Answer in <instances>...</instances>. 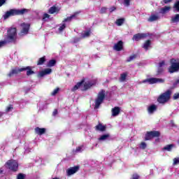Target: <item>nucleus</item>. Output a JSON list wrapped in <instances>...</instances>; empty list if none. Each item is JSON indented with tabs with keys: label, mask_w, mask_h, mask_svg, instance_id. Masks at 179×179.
<instances>
[{
	"label": "nucleus",
	"mask_w": 179,
	"mask_h": 179,
	"mask_svg": "<svg viewBox=\"0 0 179 179\" xmlns=\"http://www.w3.org/2000/svg\"><path fill=\"white\" fill-rule=\"evenodd\" d=\"M96 83V80H88L85 83V80H83L80 82L78 83L76 85H74V87L71 89V92H76L78 89H80L83 91L87 90L88 89H90L92 86H94Z\"/></svg>",
	"instance_id": "f257e3e1"
},
{
	"label": "nucleus",
	"mask_w": 179,
	"mask_h": 179,
	"mask_svg": "<svg viewBox=\"0 0 179 179\" xmlns=\"http://www.w3.org/2000/svg\"><path fill=\"white\" fill-rule=\"evenodd\" d=\"M16 28H10L7 31V37L6 41H0V48H2L4 45H6V43H13L16 41Z\"/></svg>",
	"instance_id": "f03ea898"
},
{
	"label": "nucleus",
	"mask_w": 179,
	"mask_h": 179,
	"mask_svg": "<svg viewBox=\"0 0 179 179\" xmlns=\"http://www.w3.org/2000/svg\"><path fill=\"white\" fill-rule=\"evenodd\" d=\"M29 12V9L27 8H22V9H16L13 8L10 10L7 11L3 15V17L4 20H6V19H8V17H10V16H17L20 15H24V13H27Z\"/></svg>",
	"instance_id": "7ed1b4c3"
},
{
	"label": "nucleus",
	"mask_w": 179,
	"mask_h": 179,
	"mask_svg": "<svg viewBox=\"0 0 179 179\" xmlns=\"http://www.w3.org/2000/svg\"><path fill=\"white\" fill-rule=\"evenodd\" d=\"M171 96V91L167 90L166 92L162 94L157 99V101L161 104H164L170 100V96Z\"/></svg>",
	"instance_id": "20e7f679"
},
{
	"label": "nucleus",
	"mask_w": 179,
	"mask_h": 179,
	"mask_svg": "<svg viewBox=\"0 0 179 179\" xmlns=\"http://www.w3.org/2000/svg\"><path fill=\"white\" fill-rule=\"evenodd\" d=\"M106 97V91L101 90L99 92L98 96L95 100V107L94 108H99L100 104L104 101V98Z\"/></svg>",
	"instance_id": "39448f33"
},
{
	"label": "nucleus",
	"mask_w": 179,
	"mask_h": 179,
	"mask_svg": "<svg viewBox=\"0 0 179 179\" xmlns=\"http://www.w3.org/2000/svg\"><path fill=\"white\" fill-rule=\"evenodd\" d=\"M179 71V62L175 59H171V66L169 68V73H174V72H178Z\"/></svg>",
	"instance_id": "423d86ee"
},
{
	"label": "nucleus",
	"mask_w": 179,
	"mask_h": 179,
	"mask_svg": "<svg viewBox=\"0 0 179 179\" xmlns=\"http://www.w3.org/2000/svg\"><path fill=\"white\" fill-rule=\"evenodd\" d=\"M7 169L12 170V171H17L19 167V164L15 160L11 159L8 161L6 164Z\"/></svg>",
	"instance_id": "0eeeda50"
},
{
	"label": "nucleus",
	"mask_w": 179,
	"mask_h": 179,
	"mask_svg": "<svg viewBox=\"0 0 179 179\" xmlns=\"http://www.w3.org/2000/svg\"><path fill=\"white\" fill-rule=\"evenodd\" d=\"M140 83H148V85H153L155 83H164V79L151 78L141 81Z\"/></svg>",
	"instance_id": "6e6552de"
},
{
	"label": "nucleus",
	"mask_w": 179,
	"mask_h": 179,
	"mask_svg": "<svg viewBox=\"0 0 179 179\" xmlns=\"http://www.w3.org/2000/svg\"><path fill=\"white\" fill-rule=\"evenodd\" d=\"M159 136H160V132H159L157 131H148L145 134V140L150 141V139H152L153 138H159Z\"/></svg>",
	"instance_id": "1a4fd4ad"
},
{
	"label": "nucleus",
	"mask_w": 179,
	"mask_h": 179,
	"mask_svg": "<svg viewBox=\"0 0 179 179\" xmlns=\"http://www.w3.org/2000/svg\"><path fill=\"white\" fill-rule=\"evenodd\" d=\"M21 36H26L29 33V29H30V24L29 23H22L21 24Z\"/></svg>",
	"instance_id": "9d476101"
},
{
	"label": "nucleus",
	"mask_w": 179,
	"mask_h": 179,
	"mask_svg": "<svg viewBox=\"0 0 179 179\" xmlns=\"http://www.w3.org/2000/svg\"><path fill=\"white\" fill-rule=\"evenodd\" d=\"M78 171H79V166H76L69 168L66 171V174L67 176H73V174H75V173H78Z\"/></svg>",
	"instance_id": "9b49d317"
},
{
	"label": "nucleus",
	"mask_w": 179,
	"mask_h": 179,
	"mask_svg": "<svg viewBox=\"0 0 179 179\" xmlns=\"http://www.w3.org/2000/svg\"><path fill=\"white\" fill-rule=\"evenodd\" d=\"M124 47V43L122 41H119L117 43H115L113 46V50L115 51H121Z\"/></svg>",
	"instance_id": "f8f14e48"
},
{
	"label": "nucleus",
	"mask_w": 179,
	"mask_h": 179,
	"mask_svg": "<svg viewBox=\"0 0 179 179\" xmlns=\"http://www.w3.org/2000/svg\"><path fill=\"white\" fill-rule=\"evenodd\" d=\"M78 15L79 12L74 13L70 17H68L67 18L64 19L63 23H65V22H72V20H73L74 19H78Z\"/></svg>",
	"instance_id": "ddd939ff"
},
{
	"label": "nucleus",
	"mask_w": 179,
	"mask_h": 179,
	"mask_svg": "<svg viewBox=\"0 0 179 179\" xmlns=\"http://www.w3.org/2000/svg\"><path fill=\"white\" fill-rule=\"evenodd\" d=\"M23 71H24L23 68L15 67L11 70V72L8 75L9 76H12V75H16L20 73V72H23Z\"/></svg>",
	"instance_id": "4468645a"
},
{
	"label": "nucleus",
	"mask_w": 179,
	"mask_h": 179,
	"mask_svg": "<svg viewBox=\"0 0 179 179\" xmlns=\"http://www.w3.org/2000/svg\"><path fill=\"white\" fill-rule=\"evenodd\" d=\"M147 36L148 34H137L133 36V40H134L135 41H139V40H142V38H145V37Z\"/></svg>",
	"instance_id": "2eb2a0df"
},
{
	"label": "nucleus",
	"mask_w": 179,
	"mask_h": 179,
	"mask_svg": "<svg viewBox=\"0 0 179 179\" xmlns=\"http://www.w3.org/2000/svg\"><path fill=\"white\" fill-rule=\"evenodd\" d=\"M51 72H52V70L51 69H45L39 72L38 76L39 78H43V76H45V75H50Z\"/></svg>",
	"instance_id": "dca6fc26"
},
{
	"label": "nucleus",
	"mask_w": 179,
	"mask_h": 179,
	"mask_svg": "<svg viewBox=\"0 0 179 179\" xmlns=\"http://www.w3.org/2000/svg\"><path fill=\"white\" fill-rule=\"evenodd\" d=\"M111 113H112V117H117L120 115V113H121V108H120V107L116 106L112 108Z\"/></svg>",
	"instance_id": "f3484780"
},
{
	"label": "nucleus",
	"mask_w": 179,
	"mask_h": 179,
	"mask_svg": "<svg viewBox=\"0 0 179 179\" xmlns=\"http://www.w3.org/2000/svg\"><path fill=\"white\" fill-rule=\"evenodd\" d=\"M106 127L103 125L102 124L99 123L98 125L95 127L96 131H99L100 132H104L106 129Z\"/></svg>",
	"instance_id": "a211bd4d"
},
{
	"label": "nucleus",
	"mask_w": 179,
	"mask_h": 179,
	"mask_svg": "<svg viewBox=\"0 0 179 179\" xmlns=\"http://www.w3.org/2000/svg\"><path fill=\"white\" fill-rule=\"evenodd\" d=\"M156 110H157V106L152 104L150 106H148V113L150 114H153V113H155V111H156Z\"/></svg>",
	"instance_id": "6ab92c4d"
},
{
	"label": "nucleus",
	"mask_w": 179,
	"mask_h": 179,
	"mask_svg": "<svg viewBox=\"0 0 179 179\" xmlns=\"http://www.w3.org/2000/svg\"><path fill=\"white\" fill-rule=\"evenodd\" d=\"M164 65H166L164 61H162L159 63L157 73L160 74L162 72H163V66H164Z\"/></svg>",
	"instance_id": "aec40b11"
},
{
	"label": "nucleus",
	"mask_w": 179,
	"mask_h": 179,
	"mask_svg": "<svg viewBox=\"0 0 179 179\" xmlns=\"http://www.w3.org/2000/svg\"><path fill=\"white\" fill-rule=\"evenodd\" d=\"M35 131H36V134H38V135H43V134H45V129L36 127L35 129Z\"/></svg>",
	"instance_id": "412c9836"
},
{
	"label": "nucleus",
	"mask_w": 179,
	"mask_h": 179,
	"mask_svg": "<svg viewBox=\"0 0 179 179\" xmlns=\"http://www.w3.org/2000/svg\"><path fill=\"white\" fill-rule=\"evenodd\" d=\"M24 71H27V76H30V75H33L34 73V71H31V66H27L25 68H23Z\"/></svg>",
	"instance_id": "4be33fe9"
},
{
	"label": "nucleus",
	"mask_w": 179,
	"mask_h": 179,
	"mask_svg": "<svg viewBox=\"0 0 179 179\" xmlns=\"http://www.w3.org/2000/svg\"><path fill=\"white\" fill-rule=\"evenodd\" d=\"M171 9V7H170V6H165V7L161 8L160 13H163V14L167 13L170 12Z\"/></svg>",
	"instance_id": "5701e85b"
},
{
	"label": "nucleus",
	"mask_w": 179,
	"mask_h": 179,
	"mask_svg": "<svg viewBox=\"0 0 179 179\" xmlns=\"http://www.w3.org/2000/svg\"><path fill=\"white\" fill-rule=\"evenodd\" d=\"M127 76H128V73L127 72L120 74V82H125V80H127Z\"/></svg>",
	"instance_id": "b1692460"
},
{
	"label": "nucleus",
	"mask_w": 179,
	"mask_h": 179,
	"mask_svg": "<svg viewBox=\"0 0 179 179\" xmlns=\"http://www.w3.org/2000/svg\"><path fill=\"white\" fill-rule=\"evenodd\" d=\"M66 27V24H65L64 22H62V24H60L59 25V29H58V31L59 33H62V31H64V30H65V28Z\"/></svg>",
	"instance_id": "393cba45"
},
{
	"label": "nucleus",
	"mask_w": 179,
	"mask_h": 179,
	"mask_svg": "<svg viewBox=\"0 0 179 179\" xmlns=\"http://www.w3.org/2000/svg\"><path fill=\"white\" fill-rule=\"evenodd\" d=\"M172 23H178L179 22V14H176L171 17Z\"/></svg>",
	"instance_id": "a878e982"
},
{
	"label": "nucleus",
	"mask_w": 179,
	"mask_h": 179,
	"mask_svg": "<svg viewBox=\"0 0 179 179\" xmlns=\"http://www.w3.org/2000/svg\"><path fill=\"white\" fill-rule=\"evenodd\" d=\"M56 12H58V8L55 6H52L48 10V13H50V15H54Z\"/></svg>",
	"instance_id": "bb28decb"
},
{
	"label": "nucleus",
	"mask_w": 179,
	"mask_h": 179,
	"mask_svg": "<svg viewBox=\"0 0 179 179\" xmlns=\"http://www.w3.org/2000/svg\"><path fill=\"white\" fill-rule=\"evenodd\" d=\"M108 138H110L109 134H103L100 136V138H99V141H107Z\"/></svg>",
	"instance_id": "cd10ccee"
},
{
	"label": "nucleus",
	"mask_w": 179,
	"mask_h": 179,
	"mask_svg": "<svg viewBox=\"0 0 179 179\" xmlns=\"http://www.w3.org/2000/svg\"><path fill=\"white\" fill-rule=\"evenodd\" d=\"M150 44H151L150 41L148 40L144 43L143 48H145L146 51H148V50H149L150 47Z\"/></svg>",
	"instance_id": "c85d7f7f"
},
{
	"label": "nucleus",
	"mask_w": 179,
	"mask_h": 179,
	"mask_svg": "<svg viewBox=\"0 0 179 179\" xmlns=\"http://www.w3.org/2000/svg\"><path fill=\"white\" fill-rule=\"evenodd\" d=\"M159 19V16L156 15H152L149 19H148V22H155V20H157Z\"/></svg>",
	"instance_id": "c756f323"
},
{
	"label": "nucleus",
	"mask_w": 179,
	"mask_h": 179,
	"mask_svg": "<svg viewBox=\"0 0 179 179\" xmlns=\"http://www.w3.org/2000/svg\"><path fill=\"white\" fill-rule=\"evenodd\" d=\"M91 33H92V32L90 31V30L83 31V32L82 33V37H83V38H86L89 37V36H90V34H91Z\"/></svg>",
	"instance_id": "7c9ffc66"
},
{
	"label": "nucleus",
	"mask_w": 179,
	"mask_h": 179,
	"mask_svg": "<svg viewBox=\"0 0 179 179\" xmlns=\"http://www.w3.org/2000/svg\"><path fill=\"white\" fill-rule=\"evenodd\" d=\"M124 18H120L116 20L115 24H117V26H122V24H124Z\"/></svg>",
	"instance_id": "2f4dec72"
},
{
	"label": "nucleus",
	"mask_w": 179,
	"mask_h": 179,
	"mask_svg": "<svg viewBox=\"0 0 179 179\" xmlns=\"http://www.w3.org/2000/svg\"><path fill=\"white\" fill-rule=\"evenodd\" d=\"M45 62V57L40 58L38 61L37 65H43Z\"/></svg>",
	"instance_id": "473e14b6"
},
{
	"label": "nucleus",
	"mask_w": 179,
	"mask_h": 179,
	"mask_svg": "<svg viewBox=\"0 0 179 179\" xmlns=\"http://www.w3.org/2000/svg\"><path fill=\"white\" fill-rule=\"evenodd\" d=\"M48 19H50V15H48L47 13H44L42 17V20L43 22H47V20H48Z\"/></svg>",
	"instance_id": "72a5a7b5"
},
{
	"label": "nucleus",
	"mask_w": 179,
	"mask_h": 179,
	"mask_svg": "<svg viewBox=\"0 0 179 179\" xmlns=\"http://www.w3.org/2000/svg\"><path fill=\"white\" fill-rule=\"evenodd\" d=\"M57 62L55 59L50 60L49 62L48 63V66L51 67L54 66Z\"/></svg>",
	"instance_id": "f704fd0d"
},
{
	"label": "nucleus",
	"mask_w": 179,
	"mask_h": 179,
	"mask_svg": "<svg viewBox=\"0 0 179 179\" xmlns=\"http://www.w3.org/2000/svg\"><path fill=\"white\" fill-rule=\"evenodd\" d=\"M174 145H168L164 148V150H167L168 152H171V149H173V147Z\"/></svg>",
	"instance_id": "c9c22d12"
},
{
	"label": "nucleus",
	"mask_w": 179,
	"mask_h": 179,
	"mask_svg": "<svg viewBox=\"0 0 179 179\" xmlns=\"http://www.w3.org/2000/svg\"><path fill=\"white\" fill-rule=\"evenodd\" d=\"M85 149V147H83V145L79 146L76 148V153H79L80 152H83V150Z\"/></svg>",
	"instance_id": "e433bc0d"
},
{
	"label": "nucleus",
	"mask_w": 179,
	"mask_h": 179,
	"mask_svg": "<svg viewBox=\"0 0 179 179\" xmlns=\"http://www.w3.org/2000/svg\"><path fill=\"white\" fill-rule=\"evenodd\" d=\"M123 4L124 6H129L131 5V0H124Z\"/></svg>",
	"instance_id": "4c0bfd02"
},
{
	"label": "nucleus",
	"mask_w": 179,
	"mask_h": 179,
	"mask_svg": "<svg viewBox=\"0 0 179 179\" xmlns=\"http://www.w3.org/2000/svg\"><path fill=\"white\" fill-rule=\"evenodd\" d=\"M59 92V88H56L53 90L51 94L52 96H55V94H57Z\"/></svg>",
	"instance_id": "58836bf2"
},
{
	"label": "nucleus",
	"mask_w": 179,
	"mask_h": 179,
	"mask_svg": "<svg viewBox=\"0 0 179 179\" xmlns=\"http://www.w3.org/2000/svg\"><path fill=\"white\" fill-rule=\"evenodd\" d=\"M146 143L145 142H142L141 144H140V149H146Z\"/></svg>",
	"instance_id": "ea45409f"
},
{
	"label": "nucleus",
	"mask_w": 179,
	"mask_h": 179,
	"mask_svg": "<svg viewBox=\"0 0 179 179\" xmlns=\"http://www.w3.org/2000/svg\"><path fill=\"white\" fill-rule=\"evenodd\" d=\"M134 58H136V55H131L127 59V62H131L132 59H134Z\"/></svg>",
	"instance_id": "a19ab883"
},
{
	"label": "nucleus",
	"mask_w": 179,
	"mask_h": 179,
	"mask_svg": "<svg viewBox=\"0 0 179 179\" xmlns=\"http://www.w3.org/2000/svg\"><path fill=\"white\" fill-rule=\"evenodd\" d=\"M176 164H179V157L175 158L173 159V166H176Z\"/></svg>",
	"instance_id": "79ce46f5"
},
{
	"label": "nucleus",
	"mask_w": 179,
	"mask_h": 179,
	"mask_svg": "<svg viewBox=\"0 0 179 179\" xmlns=\"http://www.w3.org/2000/svg\"><path fill=\"white\" fill-rule=\"evenodd\" d=\"M174 8L177 12H179V1L176 2L174 5Z\"/></svg>",
	"instance_id": "37998d69"
},
{
	"label": "nucleus",
	"mask_w": 179,
	"mask_h": 179,
	"mask_svg": "<svg viewBox=\"0 0 179 179\" xmlns=\"http://www.w3.org/2000/svg\"><path fill=\"white\" fill-rule=\"evenodd\" d=\"M17 179H24V175L22 173L18 174Z\"/></svg>",
	"instance_id": "c03bdc74"
},
{
	"label": "nucleus",
	"mask_w": 179,
	"mask_h": 179,
	"mask_svg": "<svg viewBox=\"0 0 179 179\" xmlns=\"http://www.w3.org/2000/svg\"><path fill=\"white\" fill-rule=\"evenodd\" d=\"M106 12H107V8H106V7L101 8V13H106Z\"/></svg>",
	"instance_id": "a18cd8bd"
},
{
	"label": "nucleus",
	"mask_w": 179,
	"mask_h": 179,
	"mask_svg": "<svg viewBox=\"0 0 179 179\" xmlns=\"http://www.w3.org/2000/svg\"><path fill=\"white\" fill-rule=\"evenodd\" d=\"M13 109V107H12V106H8L6 108V113H9L10 111H12Z\"/></svg>",
	"instance_id": "49530a36"
},
{
	"label": "nucleus",
	"mask_w": 179,
	"mask_h": 179,
	"mask_svg": "<svg viewBox=\"0 0 179 179\" xmlns=\"http://www.w3.org/2000/svg\"><path fill=\"white\" fill-rule=\"evenodd\" d=\"M131 179H139V176L138 174H134Z\"/></svg>",
	"instance_id": "de8ad7c7"
},
{
	"label": "nucleus",
	"mask_w": 179,
	"mask_h": 179,
	"mask_svg": "<svg viewBox=\"0 0 179 179\" xmlns=\"http://www.w3.org/2000/svg\"><path fill=\"white\" fill-rule=\"evenodd\" d=\"M173 86L176 87V86H179V79L177 80L175 83L173 84Z\"/></svg>",
	"instance_id": "09e8293b"
},
{
	"label": "nucleus",
	"mask_w": 179,
	"mask_h": 179,
	"mask_svg": "<svg viewBox=\"0 0 179 179\" xmlns=\"http://www.w3.org/2000/svg\"><path fill=\"white\" fill-rule=\"evenodd\" d=\"M174 100H177V99H179V94H175L173 96Z\"/></svg>",
	"instance_id": "8fccbe9b"
},
{
	"label": "nucleus",
	"mask_w": 179,
	"mask_h": 179,
	"mask_svg": "<svg viewBox=\"0 0 179 179\" xmlns=\"http://www.w3.org/2000/svg\"><path fill=\"white\" fill-rule=\"evenodd\" d=\"M5 2H6V0H0V6H2Z\"/></svg>",
	"instance_id": "3c124183"
},
{
	"label": "nucleus",
	"mask_w": 179,
	"mask_h": 179,
	"mask_svg": "<svg viewBox=\"0 0 179 179\" xmlns=\"http://www.w3.org/2000/svg\"><path fill=\"white\" fill-rule=\"evenodd\" d=\"M52 114L53 115H57V114H58V110L57 109H55Z\"/></svg>",
	"instance_id": "603ef678"
},
{
	"label": "nucleus",
	"mask_w": 179,
	"mask_h": 179,
	"mask_svg": "<svg viewBox=\"0 0 179 179\" xmlns=\"http://www.w3.org/2000/svg\"><path fill=\"white\" fill-rule=\"evenodd\" d=\"M114 10H115V7H111L110 8V12H114Z\"/></svg>",
	"instance_id": "864d4df0"
},
{
	"label": "nucleus",
	"mask_w": 179,
	"mask_h": 179,
	"mask_svg": "<svg viewBox=\"0 0 179 179\" xmlns=\"http://www.w3.org/2000/svg\"><path fill=\"white\" fill-rule=\"evenodd\" d=\"M164 3H169V2H171V0H164Z\"/></svg>",
	"instance_id": "5fc2aeb1"
},
{
	"label": "nucleus",
	"mask_w": 179,
	"mask_h": 179,
	"mask_svg": "<svg viewBox=\"0 0 179 179\" xmlns=\"http://www.w3.org/2000/svg\"><path fill=\"white\" fill-rule=\"evenodd\" d=\"M3 173V171L2 169H0V174H2Z\"/></svg>",
	"instance_id": "6e6d98bb"
},
{
	"label": "nucleus",
	"mask_w": 179,
	"mask_h": 179,
	"mask_svg": "<svg viewBox=\"0 0 179 179\" xmlns=\"http://www.w3.org/2000/svg\"><path fill=\"white\" fill-rule=\"evenodd\" d=\"M3 114V113L2 112H0V117H2Z\"/></svg>",
	"instance_id": "4d7b16f0"
},
{
	"label": "nucleus",
	"mask_w": 179,
	"mask_h": 179,
	"mask_svg": "<svg viewBox=\"0 0 179 179\" xmlns=\"http://www.w3.org/2000/svg\"><path fill=\"white\" fill-rule=\"evenodd\" d=\"M79 41V38H78L76 41H74V43H78Z\"/></svg>",
	"instance_id": "13d9d810"
},
{
	"label": "nucleus",
	"mask_w": 179,
	"mask_h": 179,
	"mask_svg": "<svg viewBox=\"0 0 179 179\" xmlns=\"http://www.w3.org/2000/svg\"><path fill=\"white\" fill-rule=\"evenodd\" d=\"M52 179H59V178H53Z\"/></svg>",
	"instance_id": "bf43d9fd"
}]
</instances>
